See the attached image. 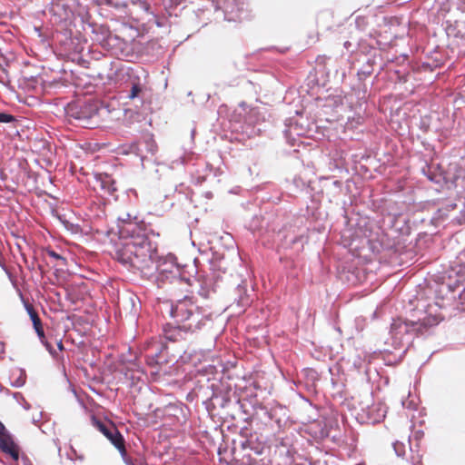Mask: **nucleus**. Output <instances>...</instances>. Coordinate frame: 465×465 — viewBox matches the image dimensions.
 I'll list each match as a JSON object with an SVG mask.
<instances>
[{"label":"nucleus","mask_w":465,"mask_h":465,"mask_svg":"<svg viewBox=\"0 0 465 465\" xmlns=\"http://www.w3.org/2000/svg\"><path fill=\"white\" fill-rule=\"evenodd\" d=\"M116 259L142 273L149 274L157 269L158 253L156 245L139 228L132 230V234L122 237L116 246Z\"/></svg>","instance_id":"obj_1"},{"label":"nucleus","mask_w":465,"mask_h":465,"mask_svg":"<svg viewBox=\"0 0 465 465\" xmlns=\"http://www.w3.org/2000/svg\"><path fill=\"white\" fill-rule=\"evenodd\" d=\"M436 306L429 305L422 318L409 321L402 318L394 319L391 325V336L396 347H401L415 337L430 334L441 321L442 316Z\"/></svg>","instance_id":"obj_2"},{"label":"nucleus","mask_w":465,"mask_h":465,"mask_svg":"<svg viewBox=\"0 0 465 465\" xmlns=\"http://www.w3.org/2000/svg\"><path fill=\"white\" fill-rule=\"evenodd\" d=\"M170 314L187 332L200 330L211 321L212 316L206 309L198 306L190 297H184L172 305Z\"/></svg>","instance_id":"obj_3"},{"label":"nucleus","mask_w":465,"mask_h":465,"mask_svg":"<svg viewBox=\"0 0 465 465\" xmlns=\"http://www.w3.org/2000/svg\"><path fill=\"white\" fill-rule=\"evenodd\" d=\"M64 112L69 119L75 120L78 124L91 128L93 124H97L98 118L103 113H107V109L100 106L98 101L92 99L77 100L70 102L64 107Z\"/></svg>","instance_id":"obj_4"},{"label":"nucleus","mask_w":465,"mask_h":465,"mask_svg":"<svg viewBox=\"0 0 465 465\" xmlns=\"http://www.w3.org/2000/svg\"><path fill=\"white\" fill-rule=\"evenodd\" d=\"M142 73L144 74L143 70ZM126 74L128 75L126 87L129 89L125 90V97L134 101L136 103V106H138V104H143L146 95L145 75H143L142 78L138 74V71L133 68H128Z\"/></svg>","instance_id":"obj_5"},{"label":"nucleus","mask_w":465,"mask_h":465,"mask_svg":"<svg viewBox=\"0 0 465 465\" xmlns=\"http://www.w3.org/2000/svg\"><path fill=\"white\" fill-rule=\"evenodd\" d=\"M92 424L111 441L122 455L126 454L124 439L113 422L109 420L103 421L93 417Z\"/></svg>","instance_id":"obj_6"},{"label":"nucleus","mask_w":465,"mask_h":465,"mask_svg":"<svg viewBox=\"0 0 465 465\" xmlns=\"http://www.w3.org/2000/svg\"><path fill=\"white\" fill-rule=\"evenodd\" d=\"M93 175L94 179V188L100 189L104 202L110 203L111 201L116 202L119 200L118 195L115 194L117 189L114 186V180L111 175L103 173H94Z\"/></svg>","instance_id":"obj_7"},{"label":"nucleus","mask_w":465,"mask_h":465,"mask_svg":"<svg viewBox=\"0 0 465 465\" xmlns=\"http://www.w3.org/2000/svg\"><path fill=\"white\" fill-rule=\"evenodd\" d=\"M248 17L244 0H226L224 18L228 21H242Z\"/></svg>","instance_id":"obj_8"},{"label":"nucleus","mask_w":465,"mask_h":465,"mask_svg":"<svg viewBox=\"0 0 465 465\" xmlns=\"http://www.w3.org/2000/svg\"><path fill=\"white\" fill-rule=\"evenodd\" d=\"M297 117H291L285 121V129L283 131L285 137L288 138L291 135L302 136L304 135L309 127L307 119H304L302 114L296 112Z\"/></svg>","instance_id":"obj_9"},{"label":"nucleus","mask_w":465,"mask_h":465,"mask_svg":"<svg viewBox=\"0 0 465 465\" xmlns=\"http://www.w3.org/2000/svg\"><path fill=\"white\" fill-rule=\"evenodd\" d=\"M0 450L10 455L14 460L19 459V447L2 422L0 423Z\"/></svg>","instance_id":"obj_10"},{"label":"nucleus","mask_w":465,"mask_h":465,"mask_svg":"<svg viewBox=\"0 0 465 465\" xmlns=\"http://www.w3.org/2000/svg\"><path fill=\"white\" fill-rule=\"evenodd\" d=\"M27 312H28V313L30 315V318H31V320L33 322L34 328H35V330L39 339L45 345V347L48 350V351L53 356H55L56 355V351L54 350L52 345L46 341V338H45V331H44V328H43V325H42V322H41V319L39 318L37 312L35 311V309L31 305L27 306Z\"/></svg>","instance_id":"obj_11"},{"label":"nucleus","mask_w":465,"mask_h":465,"mask_svg":"<svg viewBox=\"0 0 465 465\" xmlns=\"http://www.w3.org/2000/svg\"><path fill=\"white\" fill-rule=\"evenodd\" d=\"M163 333L167 341L174 342L184 340L188 332L182 328L180 323L178 325L167 323L163 327Z\"/></svg>","instance_id":"obj_12"},{"label":"nucleus","mask_w":465,"mask_h":465,"mask_svg":"<svg viewBox=\"0 0 465 465\" xmlns=\"http://www.w3.org/2000/svg\"><path fill=\"white\" fill-rule=\"evenodd\" d=\"M51 213L66 226L74 225L76 220L74 211L64 208L63 205H54L51 208Z\"/></svg>","instance_id":"obj_13"},{"label":"nucleus","mask_w":465,"mask_h":465,"mask_svg":"<svg viewBox=\"0 0 465 465\" xmlns=\"http://www.w3.org/2000/svg\"><path fill=\"white\" fill-rule=\"evenodd\" d=\"M383 63L380 54L373 53L367 56L366 61L361 67L364 71H370V74H373L376 67L379 69V73L382 70Z\"/></svg>","instance_id":"obj_14"},{"label":"nucleus","mask_w":465,"mask_h":465,"mask_svg":"<svg viewBox=\"0 0 465 465\" xmlns=\"http://www.w3.org/2000/svg\"><path fill=\"white\" fill-rule=\"evenodd\" d=\"M447 34L449 35L453 34L455 37L460 38L465 45V22L457 23L454 28H448Z\"/></svg>","instance_id":"obj_15"},{"label":"nucleus","mask_w":465,"mask_h":465,"mask_svg":"<svg viewBox=\"0 0 465 465\" xmlns=\"http://www.w3.org/2000/svg\"><path fill=\"white\" fill-rule=\"evenodd\" d=\"M430 181L440 185L445 184L449 189L450 188V181L447 177V170L433 173L432 177H430Z\"/></svg>","instance_id":"obj_16"},{"label":"nucleus","mask_w":465,"mask_h":465,"mask_svg":"<svg viewBox=\"0 0 465 465\" xmlns=\"http://www.w3.org/2000/svg\"><path fill=\"white\" fill-rule=\"evenodd\" d=\"M118 220L124 223H131L135 222L137 223L139 221L138 216L136 213H131V212H121L118 214Z\"/></svg>","instance_id":"obj_17"},{"label":"nucleus","mask_w":465,"mask_h":465,"mask_svg":"<svg viewBox=\"0 0 465 465\" xmlns=\"http://www.w3.org/2000/svg\"><path fill=\"white\" fill-rule=\"evenodd\" d=\"M94 2L99 6L106 5V6L114 7V8H120L123 6H126V4L115 2L114 0H94Z\"/></svg>","instance_id":"obj_18"},{"label":"nucleus","mask_w":465,"mask_h":465,"mask_svg":"<svg viewBox=\"0 0 465 465\" xmlns=\"http://www.w3.org/2000/svg\"><path fill=\"white\" fill-rule=\"evenodd\" d=\"M46 254L53 258L54 260H55L57 262L54 264L55 266H58V265H65L66 263V260L64 257L61 256L60 254H58L57 252H55L53 250H50V249H47L46 250Z\"/></svg>","instance_id":"obj_19"},{"label":"nucleus","mask_w":465,"mask_h":465,"mask_svg":"<svg viewBox=\"0 0 465 465\" xmlns=\"http://www.w3.org/2000/svg\"><path fill=\"white\" fill-rule=\"evenodd\" d=\"M456 292H458V298L460 303L462 304L465 302V288L459 290V287L455 290H450L451 299H456Z\"/></svg>","instance_id":"obj_20"},{"label":"nucleus","mask_w":465,"mask_h":465,"mask_svg":"<svg viewBox=\"0 0 465 465\" xmlns=\"http://www.w3.org/2000/svg\"><path fill=\"white\" fill-rule=\"evenodd\" d=\"M15 121V117L6 112H0V123L10 124Z\"/></svg>","instance_id":"obj_21"},{"label":"nucleus","mask_w":465,"mask_h":465,"mask_svg":"<svg viewBox=\"0 0 465 465\" xmlns=\"http://www.w3.org/2000/svg\"><path fill=\"white\" fill-rule=\"evenodd\" d=\"M438 66V64L436 63H428V62H423L421 64H420V71H423V72H432L436 67Z\"/></svg>","instance_id":"obj_22"},{"label":"nucleus","mask_w":465,"mask_h":465,"mask_svg":"<svg viewBox=\"0 0 465 465\" xmlns=\"http://www.w3.org/2000/svg\"><path fill=\"white\" fill-rule=\"evenodd\" d=\"M371 75V74H370V71H364L361 68H360L357 72L358 79L361 82L364 81L366 78H368Z\"/></svg>","instance_id":"obj_23"},{"label":"nucleus","mask_w":465,"mask_h":465,"mask_svg":"<svg viewBox=\"0 0 465 465\" xmlns=\"http://www.w3.org/2000/svg\"><path fill=\"white\" fill-rule=\"evenodd\" d=\"M371 75V74H370V71H364L361 68H360L357 72L358 79L361 82L364 81L366 78H368Z\"/></svg>","instance_id":"obj_24"},{"label":"nucleus","mask_w":465,"mask_h":465,"mask_svg":"<svg viewBox=\"0 0 465 465\" xmlns=\"http://www.w3.org/2000/svg\"><path fill=\"white\" fill-rule=\"evenodd\" d=\"M435 170H432V166L426 165L422 168V173L430 180L433 173H436Z\"/></svg>","instance_id":"obj_25"},{"label":"nucleus","mask_w":465,"mask_h":465,"mask_svg":"<svg viewBox=\"0 0 465 465\" xmlns=\"http://www.w3.org/2000/svg\"><path fill=\"white\" fill-rule=\"evenodd\" d=\"M363 119L361 116H358L357 119H353V121H348L347 125L351 128L356 127V125L361 124Z\"/></svg>","instance_id":"obj_26"},{"label":"nucleus","mask_w":465,"mask_h":465,"mask_svg":"<svg viewBox=\"0 0 465 465\" xmlns=\"http://www.w3.org/2000/svg\"><path fill=\"white\" fill-rule=\"evenodd\" d=\"M146 146L148 152H150L152 154L155 152V144L152 139H149V141L146 142Z\"/></svg>","instance_id":"obj_27"},{"label":"nucleus","mask_w":465,"mask_h":465,"mask_svg":"<svg viewBox=\"0 0 465 465\" xmlns=\"http://www.w3.org/2000/svg\"><path fill=\"white\" fill-rule=\"evenodd\" d=\"M43 162H44V163H45V164L46 171H47L48 173H51L52 168L54 167V163H53V162H52L50 159H46V158H44V159H43Z\"/></svg>","instance_id":"obj_28"},{"label":"nucleus","mask_w":465,"mask_h":465,"mask_svg":"<svg viewBox=\"0 0 465 465\" xmlns=\"http://www.w3.org/2000/svg\"><path fill=\"white\" fill-rule=\"evenodd\" d=\"M394 449L399 456L402 455L404 452L403 445L400 444L399 442L394 443Z\"/></svg>","instance_id":"obj_29"},{"label":"nucleus","mask_w":465,"mask_h":465,"mask_svg":"<svg viewBox=\"0 0 465 465\" xmlns=\"http://www.w3.org/2000/svg\"><path fill=\"white\" fill-rule=\"evenodd\" d=\"M210 94H199L198 98L202 103L207 102L210 99Z\"/></svg>","instance_id":"obj_30"},{"label":"nucleus","mask_w":465,"mask_h":465,"mask_svg":"<svg viewBox=\"0 0 465 465\" xmlns=\"http://www.w3.org/2000/svg\"><path fill=\"white\" fill-rule=\"evenodd\" d=\"M363 235L364 237L368 238L370 241L372 240V232L371 230H368L366 229L364 232H363Z\"/></svg>","instance_id":"obj_31"},{"label":"nucleus","mask_w":465,"mask_h":465,"mask_svg":"<svg viewBox=\"0 0 465 465\" xmlns=\"http://www.w3.org/2000/svg\"><path fill=\"white\" fill-rule=\"evenodd\" d=\"M458 7L462 12H465V0H458Z\"/></svg>","instance_id":"obj_32"},{"label":"nucleus","mask_w":465,"mask_h":465,"mask_svg":"<svg viewBox=\"0 0 465 465\" xmlns=\"http://www.w3.org/2000/svg\"><path fill=\"white\" fill-rule=\"evenodd\" d=\"M325 201L329 202V203H331V200L330 198H328L327 200L322 198V199H313L312 202L313 203H323Z\"/></svg>","instance_id":"obj_33"},{"label":"nucleus","mask_w":465,"mask_h":465,"mask_svg":"<svg viewBox=\"0 0 465 465\" xmlns=\"http://www.w3.org/2000/svg\"><path fill=\"white\" fill-rule=\"evenodd\" d=\"M331 184L336 188V189H340L341 186V181H338V180H334L331 182Z\"/></svg>","instance_id":"obj_34"},{"label":"nucleus","mask_w":465,"mask_h":465,"mask_svg":"<svg viewBox=\"0 0 465 465\" xmlns=\"http://www.w3.org/2000/svg\"><path fill=\"white\" fill-rule=\"evenodd\" d=\"M184 162H185L184 157H180L179 159L173 161V163H181V164H184Z\"/></svg>","instance_id":"obj_35"},{"label":"nucleus","mask_w":465,"mask_h":465,"mask_svg":"<svg viewBox=\"0 0 465 465\" xmlns=\"http://www.w3.org/2000/svg\"><path fill=\"white\" fill-rule=\"evenodd\" d=\"M56 345H57V348L59 351H63L64 350V345H63V342H62V340H59L56 341Z\"/></svg>","instance_id":"obj_36"},{"label":"nucleus","mask_w":465,"mask_h":465,"mask_svg":"<svg viewBox=\"0 0 465 465\" xmlns=\"http://www.w3.org/2000/svg\"><path fill=\"white\" fill-rule=\"evenodd\" d=\"M129 2H130V4L134 5H138V4H142L141 0H129ZM143 5H144V4L143 3Z\"/></svg>","instance_id":"obj_37"},{"label":"nucleus","mask_w":465,"mask_h":465,"mask_svg":"<svg viewBox=\"0 0 465 465\" xmlns=\"http://www.w3.org/2000/svg\"><path fill=\"white\" fill-rule=\"evenodd\" d=\"M447 206H448L450 210H453V209L456 207V205H452V204H450V205H447Z\"/></svg>","instance_id":"obj_38"},{"label":"nucleus","mask_w":465,"mask_h":465,"mask_svg":"<svg viewBox=\"0 0 465 465\" xmlns=\"http://www.w3.org/2000/svg\"><path fill=\"white\" fill-rule=\"evenodd\" d=\"M157 281H158L159 282H163V280L160 278V276H158Z\"/></svg>","instance_id":"obj_39"},{"label":"nucleus","mask_w":465,"mask_h":465,"mask_svg":"<svg viewBox=\"0 0 465 465\" xmlns=\"http://www.w3.org/2000/svg\"><path fill=\"white\" fill-rule=\"evenodd\" d=\"M188 94V96H192L193 92H192V91H190V92H188V94Z\"/></svg>","instance_id":"obj_40"},{"label":"nucleus","mask_w":465,"mask_h":465,"mask_svg":"<svg viewBox=\"0 0 465 465\" xmlns=\"http://www.w3.org/2000/svg\"><path fill=\"white\" fill-rule=\"evenodd\" d=\"M130 192H131V193H134V194L136 193V192H135L134 190H133V189H132V190H130Z\"/></svg>","instance_id":"obj_41"},{"label":"nucleus","mask_w":465,"mask_h":465,"mask_svg":"<svg viewBox=\"0 0 465 465\" xmlns=\"http://www.w3.org/2000/svg\"><path fill=\"white\" fill-rule=\"evenodd\" d=\"M423 203H424V204H427V203H430V202H424Z\"/></svg>","instance_id":"obj_42"}]
</instances>
